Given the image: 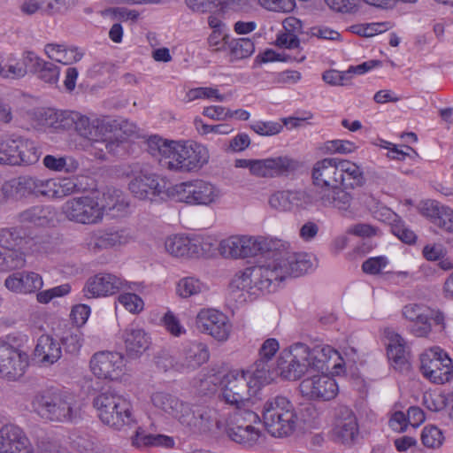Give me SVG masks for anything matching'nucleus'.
Instances as JSON below:
<instances>
[{"mask_svg":"<svg viewBox=\"0 0 453 453\" xmlns=\"http://www.w3.org/2000/svg\"><path fill=\"white\" fill-rule=\"evenodd\" d=\"M150 400L154 407L175 418L189 434L207 433L214 425L219 427L217 412L209 406L192 404L163 391L153 393Z\"/></svg>","mask_w":453,"mask_h":453,"instance_id":"f257e3e1","label":"nucleus"},{"mask_svg":"<svg viewBox=\"0 0 453 453\" xmlns=\"http://www.w3.org/2000/svg\"><path fill=\"white\" fill-rule=\"evenodd\" d=\"M266 258L265 264L247 267L234 276L229 286L233 298L246 301L245 294L258 296L260 292L273 291L283 280L274 258Z\"/></svg>","mask_w":453,"mask_h":453,"instance_id":"f03ea898","label":"nucleus"},{"mask_svg":"<svg viewBox=\"0 0 453 453\" xmlns=\"http://www.w3.org/2000/svg\"><path fill=\"white\" fill-rule=\"evenodd\" d=\"M32 405L40 417L52 422L76 423L81 419L77 403L61 390L48 389L36 394Z\"/></svg>","mask_w":453,"mask_h":453,"instance_id":"7ed1b4c3","label":"nucleus"},{"mask_svg":"<svg viewBox=\"0 0 453 453\" xmlns=\"http://www.w3.org/2000/svg\"><path fill=\"white\" fill-rule=\"evenodd\" d=\"M263 423L267 432L274 437L291 435L296 429L300 418L294 404L285 396L268 399L262 411Z\"/></svg>","mask_w":453,"mask_h":453,"instance_id":"20e7f679","label":"nucleus"},{"mask_svg":"<svg viewBox=\"0 0 453 453\" xmlns=\"http://www.w3.org/2000/svg\"><path fill=\"white\" fill-rule=\"evenodd\" d=\"M93 406L99 419L116 430L134 421L131 403L113 390L107 389L97 394L93 399Z\"/></svg>","mask_w":453,"mask_h":453,"instance_id":"39448f33","label":"nucleus"},{"mask_svg":"<svg viewBox=\"0 0 453 453\" xmlns=\"http://www.w3.org/2000/svg\"><path fill=\"white\" fill-rule=\"evenodd\" d=\"M265 257L274 258L283 280L288 276H301L312 266L307 253L293 252L288 242L278 239H271Z\"/></svg>","mask_w":453,"mask_h":453,"instance_id":"423d86ee","label":"nucleus"},{"mask_svg":"<svg viewBox=\"0 0 453 453\" xmlns=\"http://www.w3.org/2000/svg\"><path fill=\"white\" fill-rule=\"evenodd\" d=\"M220 387L219 399L233 408L250 406V398L257 392L252 380L244 370H231L224 374Z\"/></svg>","mask_w":453,"mask_h":453,"instance_id":"0eeeda50","label":"nucleus"},{"mask_svg":"<svg viewBox=\"0 0 453 453\" xmlns=\"http://www.w3.org/2000/svg\"><path fill=\"white\" fill-rule=\"evenodd\" d=\"M167 195L190 205H211L218 202L221 193L212 183L195 180L172 186L167 189Z\"/></svg>","mask_w":453,"mask_h":453,"instance_id":"6e6552de","label":"nucleus"},{"mask_svg":"<svg viewBox=\"0 0 453 453\" xmlns=\"http://www.w3.org/2000/svg\"><path fill=\"white\" fill-rule=\"evenodd\" d=\"M41 152L36 143L23 136L0 142V165L27 166L39 161Z\"/></svg>","mask_w":453,"mask_h":453,"instance_id":"1a4fd4ad","label":"nucleus"},{"mask_svg":"<svg viewBox=\"0 0 453 453\" xmlns=\"http://www.w3.org/2000/svg\"><path fill=\"white\" fill-rule=\"evenodd\" d=\"M307 345L296 342L282 349L276 361V374L287 380H297L309 372Z\"/></svg>","mask_w":453,"mask_h":453,"instance_id":"9d476101","label":"nucleus"},{"mask_svg":"<svg viewBox=\"0 0 453 453\" xmlns=\"http://www.w3.org/2000/svg\"><path fill=\"white\" fill-rule=\"evenodd\" d=\"M271 239L251 236H231L220 242L219 250L226 258H244L261 255L265 257Z\"/></svg>","mask_w":453,"mask_h":453,"instance_id":"9b49d317","label":"nucleus"},{"mask_svg":"<svg viewBox=\"0 0 453 453\" xmlns=\"http://www.w3.org/2000/svg\"><path fill=\"white\" fill-rule=\"evenodd\" d=\"M15 337L0 339V376L8 380L20 378L27 366V356L16 345Z\"/></svg>","mask_w":453,"mask_h":453,"instance_id":"f8f14e48","label":"nucleus"},{"mask_svg":"<svg viewBox=\"0 0 453 453\" xmlns=\"http://www.w3.org/2000/svg\"><path fill=\"white\" fill-rule=\"evenodd\" d=\"M420 370L431 381L442 384L453 375V362L446 352L434 347L420 355Z\"/></svg>","mask_w":453,"mask_h":453,"instance_id":"ddd939ff","label":"nucleus"},{"mask_svg":"<svg viewBox=\"0 0 453 453\" xmlns=\"http://www.w3.org/2000/svg\"><path fill=\"white\" fill-rule=\"evenodd\" d=\"M100 210L97 200L89 196L73 197L63 205V212L69 220L87 225L102 220Z\"/></svg>","mask_w":453,"mask_h":453,"instance_id":"4468645a","label":"nucleus"},{"mask_svg":"<svg viewBox=\"0 0 453 453\" xmlns=\"http://www.w3.org/2000/svg\"><path fill=\"white\" fill-rule=\"evenodd\" d=\"M129 190L141 200H152L153 197L166 192V181L157 174L142 169L133 174L128 184Z\"/></svg>","mask_w":453,"mask_h":453,"instance_id":"2eb2a0df","label":"nucleus"},{"mask_svg":"<svg viewBox=\"0 0 453 453\" xmlns=\"http://www.w3.org/2000/svg\"><path fill=\"white\" fill-rule=\"evenodd\" d=\"M195 326L201 333L207 334L219 342L227 340L231 326L227 317L214 309H203L196 315Z\"/></svg>","mask_w":453,"mask_h":453,"instance_id":"dca6fc26","label":"nucleus"},{"mask_svg":"<svg viewBox=\"0 0 453 453\" xmlns=\"http://www.w3.org/2000/svg\"><path fill=\"white\" fill-rule=\"evenodd\" d=\"M91 372L99 379L117 380L124 367L123 356L118 352L99 351L90 359Z\"/></svg>","mask_w":453,"mask_h":453,"instance_id":"f3484780","label":"nucleus"},{"mask_svg":"<svg viewBox=\"0 0 453 453\" xmlns=\"http://www.w3.org/2000/svg\"><path fill=\"white\" fill-rule=\"evenodd\" d=\"M303 396L312 400L329 401L335 397L338 387L333 378L322 373L304 379L299 385Z\"/></svg>","mask_w":453,"mask_h":453,"instance_id":"a211bd4d","label":"nucleus"},{"mask_svg":"<svg viewBox=\"0 0 453 453\" xmlns=\"http://www.w3.org/2000/svg\"><path fill=\"white\" fill-rule=\"evenodd\" d=\"M342 174L338 159L324 158L317 161L312 167V184L318 189L330 188L340 184Z\"/></svg>","mask_w":453,"mask_h":453,"instance_id":"6ab92c4d","label":"nucleus"},{"mask_svg":"<svg viewBox=\"0 0 453 453\" xmlns=\"http://www.w3.org/2000/svg\"><path fill=\"white\" fill-rule=\"evenodd\" d=\"M125 286V281L111 273H97L90 277L83 288L88 298L106 296L117 293Z\"/></svg>","mask_w":453,"mask_h":453,"instance_id":"aec40b11","label":"nucleus"},{"mask_svg":"<svg viewBox=\"0 0 453 453\" xmlns=\"http://www.w3.org/2000/svg\"><path fill=\"white\" fill-rule=\"evenodd\" d=\"M347 189L342 184L320 189V206L336 209L344 217L352 215L351 204L354 197Z\"/></svg>","mask_w":453,"mask_h":453,"instance_id":"412c9836","label":"nucleus"},{"mask_svg":"<svg viewBox=\"0 0 453 453\" xmlns=\"http://www.w3.org/2000/svg\"><path fill=\"white\" fill-rule=\"evenodd\" d=\"M335 441L345 446L354 445L359 436V427L355 414L348 408H342L334 428Z\"/></svg>","mask_w":453,"mask_h":453,"instance_id":"4be33fe9","label":"nucleus"},{"mask_svg":"<svg viewBox=\"0 0 453 453\" xmlns=\"http://www.w3.org/2000/svg\"><path fill=\"white\" fill-rule=\"evenodd\" d=\"M300 167L298 161L287 156L259 159L258 177L274 178L287 176Z\"/></svg>","mask_w":453,"mask_h":453,"instance_id":"5701e85b","label":"nucleus"},{"mask_svg":"<svg viewBox=\"0 0 453 453\" xmlns=\"http://www.w3.org/2000/svg\"><path fill=\"white\" fill-rule=\"evenodd\" d=\"M43 285L41 275L34 272L15 273L8 276L4 286L15 293H33L42 288Z\"/></svg>","mask_w":453,"mask_h":453,"instance_id":"b1692460","label":"nucleus"},{"mask_svg":"<svg viewBox=\"0 0 453 453\" xmlns=\"http://www.w3.org/2000/svg\"><path fill=\"white\" fill-rule=\"evenodd\" d=\"M132 236L127 228L111 227L92 237L88 249L94 251L124 245L131 240Z\"/></svg>","mask_w":453,"mask_h":453,"instance_id":"393cba45","label":"nucleus"},{"mask_svg":"<svg viewBox=\"0 0 453 453\" xmlns=\"http://www.w3.org/2000/svg\"><path fill=\"white\" fill-rule=\"evenodd\" d=\"M27 444L28 439L19 427L6 425L0 429V453H19Z\"/></svg>","mask_w":453,"mask_h":453,"instance_id":"a878e982","label":"nucleus"},{"mask_svg":"<svg viewBox=\"0 0 453 453\" xmlns=\"http://www.w3.org/2000/svg\"><path fill=\"white\" fill-rule=\"evenodd\" d=\"M62 354L60 343L49 334L41 335L34 351L35 358L43 365L56 363Z\"/></svg>","mask_w":453,"mask_h":453,"instance_id":"bb28decb","label":"nucleus"},{"mask_svg":"<svg viewBox=\"0 0 453 453\" xmlns=\"http://www.w3.org/2000/svg\"><path fill=\"white\" fill-rule=\"evenodd\" d=\"M165 250L174 257H197L203 249L197 239H192L188 236L169 237L165 241Z\"/></svg>","mask_w":453,"mask_h":453,"instance_id":"cd10ccee","label":"nucleus"},{"mask_svg":"<svg viewBox=\"0 0 453 453\" xmlns=\"http://www.w3.org/2000/svg\"><path fill=\"white\" fill-rule=\"evenodd\" d=\"M123 337L127 354L132 358L140 357L148 349L150 343V337L145 331L133 325L125 330Z\"/></svg>","mask_w":453,"mask_h":453,"instance_id":"c85d7f7f","label":"nucleus"},{"mask_svg":"<svg viewBox=\"0 0 453 453\" xmlns=\"http://www.w3.org/2000/svg\"><path fill=\"white\" fill-rule=\"evenodd\" d=\"M385 334L388 340L387 348L388 357L393 361L395 367L398 369L408 367L409 352L404 339L390 329H387Z\"/></svg>","mask_w":453,"mask_h":453,"instance_id":"c756f323","label":"nucleus"},{"mask_svg":"<svg viewBox=\"0 0 453 453\" xmlns=\"http://www.w3.org/2000/svg\"><path fill=\"white\" fill-rule=\"evenodd\" d=\"M128 206L125 196L122 191L117 188H107L103 193L102 203L99 204L101 209V217L104 214H110L111 217H119L122 215Z\"/></svg>","mask_w":453,"mask_h":453,"instance_id":"7c9ffc66","label":"nucleus"},{"mask_svg":"<svg viewBox=\"0 0 453 453\" xmlns=\"http://www.w3.org/2000/svg\"><path fill=\"white\" fill-rule=\"evenodd\" d=\"M285 32L279 35L276 40L277 45L286 49H297L301 39L299 35L304 34L303 31L302 21L293 16L288 17L283 20Z\"/></svg>","mask_w":453,"mask_h":453,"instance_id":"2f4dec72","label":"nucleus"},{"mask_svg":"<svg viewBox=\"0 0 453 453\" xmlns=\"http://www.w3.org/2000/svg\"><path fill=\"white\" fill-rule=\"evenodd\" d=\"M308 353L307 364H309V372H320L324 373L327 372V365L332 355H337V351L329 345L318 344L313 348L307 346Z\"/></svg>","mask_w":453,"mask_h":453,"instance_id":"473e14b6","label":"nucleus"},{"mask_svg":"<svg viewBox=\"0 0 453 453\" xmlns=\"http://www.w3.org/2000/svg\"><path fill=\"white\" fill-rule=\"evenodd\" d=\"M27 239L21 226L0 228V248L3 250H21L27 243Z\"/></svg>","mask_w":453,"mask_h":453,"instance_id":"72a5a7b5","label":"nucleus"},{"mask_svg":"<svg viewBox=\"0 0 453 453\" xmlns=\"http://www.w3.org/2000/svg\"><path fill=\"white\" fill-rule=\"evenodd\" d=\"M209 349L202 342H191L183 348L182 366L196 369L209 360Z\"/></svg>","mask_w":453,"mask_h":453,"instance_id":"f704fd0d","label":"nucleus"},{"mask_svg":"<svg viewBox=\"0 0 453 453\" xmlns=\"http://www.w3.org/2000/svg\"><path fill=\"white\" fill-rule=\"evenodd\" d=\"M271 362L258 358L250 370L245 371L249 373V377L252 380V385L257 390L260 386L269 384L274 380L276 374V366L272 368Z\"/></svg>","mask_w":453,"mask_h":453,"instance_id":"c9c22d12","label":"nucleus"},{"mask_svg":"<svg viewBox=\"0 0 453 453\" xmlns=\"http://www.w3.org/2000/svg\"><path fill=\"white\" fill-rule=\"evenodd\" d=\"M339 167L342 180H340V184L348 188H357L364 186L365 178L362 169L356 164L348 160H339Z\"/></svg>","mask_w":453,"mask_h":453,"instance_id":"e433bc0d","label":"nucleus"},{"mask_svg":"<svg viewBox=\"0 0 453 453\" xmlns=\"http://www.w3.org/2000/svg\"><path fill=\"white\" fill-rule=\"evenodd\" d=\"M50 210L43 205L29 207L16 215V219L21 225L45 226L50 220Z\"/></svg>","mask_w":453,"mask_h":453,"instance_id":"4c0bfd02","label":"nucleus"},{"mask_svg":"<svg viewBox=\"0 0 453 453\" xmlns=\"http://www.w3.org/2000/svg\"><path fill=\"white\" fill-rule=\"evenodd\" d=\"M9 185L5 188L11 194V197L22 198L29 196H35L37 178L29 175H21L8 180Z\"/></svg>","mask_w":453,"mask_h":453,"instance_id":"58836bf2","label":"nucleus"},{"mask_svg":"<svg viewBox=\"0 0 453 453\" xmlns=\"http://www.w3.org/2000/svg\"><path fill=\"white\" fill-rule=\"evenodd\" d=\"M185 153L187 164H184V172H191L201 168L209 160L207 149L198 143L185 142Z\"/></svg>","mask_w":453,"mask_h":453,"instance_id":"ea45409f","label":"nucleus"},{"mask_svg":"<svg viewBox=\"0 0 453 453\" xmlns=\"http://www.w3.org/2000/svg\"><path fill=\"white\" fill-rule=\"evenodd\" d=\"M45 53L50 59L63 65H71L82 58V53L78 52L75 48H67L60 44H47Z\"/></svg>","mask_w":453,"mask_h":453,"instance_id":"a19ab883","label":"nucleus"},{"mask_svg":"<svg viewBox=\"0 0 453 453\" xmlns=\"http://www.w3.org/2000/svg\"><path fill=\"white\" fill-rule=\"evenodd\" d=\"M73 129L78 134L89 140L96 139L103 131L106 130V127L104 122L98 119L90 121L88 117L77 112Z\"/></svg>","mask_w":453,"mask_h":453,"instance_id":"79ce46f5","label":"nucleus"},{"mask_svg":"<svg viewBox=\"0 0 453 453\" xmlns=\"http://www.w3.org/2000/svg\"><path fill=\"white\" fill-rule=\"evenodd\" d=\"M226 433L232 441L246 449L255 446L261 436V432L254 426H243L242 428H227Z\"/></svg>","mask_w":453,"mask_h":453,"instance_id":"37998d69","label":"nucleus"},{"mask_svg":"<svg viewBox=\"0 0 453 453\" xmlns=\"http://www.w3.org/2000/svg\"><path fill=\"white\" fill-rule=\"evenodd\" d=\"M320 189L306 188L304 189L291 190L292 209L296 207L307 210L311 206L320 205Z\"/></svg>","mask_w":453,"mask_h":453,"instance_id":"c03bdc74","label":"nucleus"},{"mask_svg":"<svg viewBox=\"0 0 453 453\" xmlns=\"http://www.w3.org/2000/svg\"><path fill=\"white\" fill-rule=\"evenodd\" d=\"M132 444L137 448L142 446H163L165 448H173L174 441L172 437L164 434H146L140 428L136 431L135 435L132 438Z\"/></svg>","mask_w":453,"mask_h":453,"instance_id":"a18cd8bd","label":"nucleus"},{"mask_svg":"<svg viewBox=\"0 0 453 453\" xmlns=\"http://www.w3.org/2000/svg\"><path fill=\"white\" fill-rule=\"evenodd\" d=\"M259 420V416L250 410L249 406L234 408L232 413L229 415L227 428H242L243 426H253Z\"/></svg>","mask_w":453,"mask_h":453,"instance_id":"49530a36","label":"nucleus"},{"mask_svg":"<svg viewBox=\"0 0 453 453\" xmlns=\"http://www.w3.org/2000/svg\"><path fill=\"white\" fill-rule=\"evenodd\" d=\"M227 44L231 61L240 60L250 57L254 50V42L250 38L232 39L225 42Z\"/></svg>","mask_w":453,"mask_h":453,"instance_id":"de8ad7c7","label":"nucleus"},{"mask_svg":"<svg viewBox=\"0 0 453 453\" xmlns=\"http://www.w3.org/2000/svg\"><path fill=\"white\" fill-rule=\"evenodd\" d=\"M26 256L21 250H0V272H9L23 267Z\"/></svg>","mask_w":453,"mask_h":453,"instance_id":"09e8293b","label":"nucleus"},{"mask_svg":"<svg viewBox=\"0 0 453 453\" xmlns=\"http://www.w3.org/2000/svg\"><path fill=\"white\" fill-rule=\"evenodd\" d=\"M42 163L47 169L55 172L73 173L79 167V163L71 157L47 155Z\"/></svg>","mask_w":453,"mask_h":453,"instance_id":"8fccbe9b","label":"nucleus"},{"mask_svg":"<svg viewBox=\"0 0 453 453\" xmlns=\"http://www.w3.org/2000/svg\"><path fill=\"white\" fill-rule=\"evenodd\" d=\"M173 142H168L158 136L150 137L147 142L148 151L151 156L158 157L159 163L162 165L171 156Z\"/></svg>","mask_w":453,"mask_h":453,"instance_id":"3c124183","label":"nucleus"},{"mask_svg":"<svg viewBox=\"0 0 453 453\" xmlns=\"http://www.w3.org/2000/svg\"><path fill=\"white\" fill-rule=\"evenodd\" d=\"M185 144L180 142H173L171 156L167 160L162 163L163 166H166L170 170L184 172V164H187L185 152Z\"/></svg>","mask_w":453,"mask_h":453,"instance_id":"603ef678","label":"nucleus"},{"mask_svg":"<svg viewBox=\"0 0 453 453\" xmlns=\"http://www.w3.org/2000/svg\"><path fill=\"white\" fill-rule=\"evenodd\" d=\"M26 74V67L19 61L8 60L4 64L0 63V77L4 79L18 80Z\"/></svg>","mask_w":453,"mask_h":453,"instance_id":"864d4df0","label":"nucleus"},{"mask_svg":"<svg viewBox=\"0 0 453 453\" xmlns=\"http://www.w3.org/2000/svg\"><path fill=\"white\" fill-rule=\"evenodd\" d=\"M61 344L66 353L77 355L82 346V334L78 330L66 332L61 338Z\"/></svg>","mask_w":453,"mask_h":453,"instance_id":"5fc2aeb1","label":"nucleus"},{"mask_svg":"<svg viewBox=\"0 0 453 453\" xmlns=\"http://www.w3.org/2000/svg\"><path fill=\"white\" fill-rule=\"evenodd\" d=\"M444 440L442 432L435 426H426L421 434L422 443L427 448H439Z\"/></svg>","mask_w":453,"mask_h":453,"instance_id":"6e6d98bb","label":"nucleus"},{"mask_svg":"<svg viewBox=\"0 0 453 453\" xmlns=\"http://www.w3.org/2000/svg\"><path fill=\"white\" fill-rule=\"evenodd\" d=\"M203 284L198 279L186 277L181 279L177 285V292L181 297H189L201 292Z\"/></svg>","mask_w":453,"mask_h":453,"instance_id":"4d7b16f0","label":"nucleus"},{"mask_svg":"<svg viewBox=\"0 0 453 453\" xmlns=\"http://www.w3.org/2000/svg\"><path fill=\"white\" fill-rule=\"evenodd\" d=\"M35 73L44 82L55 84L58 81L60 70L55 64L43 60Z\"/></svg>","mask_w":453,"mask_h":453,"instance_id":"13d9d810","label":"nucleus"},{"mask_svg":"<svg viewBox=\"0 0 453 453\" xmlns=\"http://www.w3.org/2000/svg\"><path fill=\"white\" fill-rule=\"evenodd\" d=\"M270 205L279 211L292 210L291 190L277 191L269 198Z\"/></svg>","mask_w":453,"mask_h":453,"instance_id":"bf43d9fd","label":"nucleus"},{"mask_svg":"<svg viewBox=\"0 0 453 453\" xmlns=\"http://www.w3.org/2000/svg\"><path fill=\"white\" fill-rule=\"evenodd\" d=\"M76 113V111L56 112V120L51 123V126L57 130H72L74 127Z\"/></svg>","mask_w":453,"mask_h":453,"instance_id":"052dcab7","label":"nucleus"},{"mask_svg":"<svg viewBox=\"0 0 453 453\" xmlns=\"http://www.w3.org/2000/svg\"><path fill=\"white\" fill-rule=\"evenodd\" d=\"M194 123L197 131L202 134H208L210 133L227 134L233 131L227 124L207 125L199 118H196Z\"/></svg>","mask_w":453,"mask_h":453,"instance_id":"680f3d73","label":"nucleus"},{"mask_svg":"<svg viewBox=\"0 0 453 453\" xmlns=\"http://www.w3.org/2000/svg\"><path fill=\"white\" fill-rule=\"evenodd\" d=\"M251 129L260 135H274L282 130V126L273 121H257L250 126Z\"/></svg>","mask_w":453,"mask_h":453,"instance_id":"e2e57ef3","label":"nucleus"},{"mask_svg":"<svg viewBox=\"0 0 453 453\" xmlns=\"http://www.w3.org/2000/svg\"><path fill=\"white\" fill-rule=\"evenodd\" d=\"M119 301L130 312L136 313L143 309V301L136 294L126 293L119 296Z\"/></svg>","mask_w":453,"mask_h":453,"instance_id":"0e129e2a","label":"nucleus"},{"mask_svg":"<svg viewBox=\"0 0 453 453\" xmlns=\"http://www.w3.org/2000/svg\"><path fill=\"white\" fill-rule=\"evenodd\" d=\"M259 4L265 9L273 12H291L295 6V0H258Z\"/></svg>","mask_w":453,"mask_h":453,"instance_id":"69168bd1","label":"nucleus"},{"mask_svg":"<svg viewBox=\"0 0 453 453\" xmlns=\"http://www.w3.org/2000/svg\"><path fill=\"white\" fill-rule=\"evenodd\" d=\"M327 5L339 12L350 13L357 11L359 0H325Z\"/></svg>","mask_w":453,"mask_h":453,"instance_id":"338daca9","label":"nucleus"},{"mask_svg":"<svg viewBox=\"0 0 453 453\" xmlns=\"http://www.w3.org/2000/svg\"><path fill=\"white\" fill-rule=\"evenodd\" d=\"M326 149L331 153L348 154L353 152L357 147L355 143L347 140H332L326 142Z\"/></svg>","mask_w":453,"mask_h":453,"instance_id":"774afa93","label":"nucleus"}]
</instances>
